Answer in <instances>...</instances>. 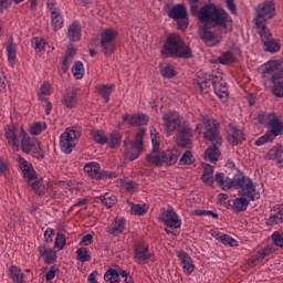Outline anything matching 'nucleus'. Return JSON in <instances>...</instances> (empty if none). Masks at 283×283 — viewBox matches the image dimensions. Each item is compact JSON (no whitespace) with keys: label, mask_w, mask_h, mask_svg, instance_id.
Segmentation results:
<instances>
[{"label":"nucleus","mask_w":283,"mask_h":283,"mask_svg":"<svg viewBox=\"0 0 283 283\" xmlns=\"http://www.w3.org/2000/svg\"><path fill=\"white\" fill-rule=\"evenodd\" d=\"M191 14L197 17L201 25L206 28H221L223 32L231 30V17L216 3H208L199 10L196 6L190 9Z\"/></svg>","instance_id":"1"},{"label":"nucleus","mask_w":283,"mask_h":283,"mask_svg":"<svg viewBox=\"0 0 283 283\" xmlns=\"http://www.w3.org/2000/svg\"><path fill=\"white\" fill-rule=\"evenodd\" d=\"M214 180L224 191L227 189H240L239 196L249 198V200H255V196H258L253 180L242 172H238L232 179L226 177L222 172H217Z\"/></svg>","instance_id":"2"},{"label":"nucleus","mask_w":283,"mask_h":283,"mask_svg":"<svg viewBox=\"0 0 283 283\" xmlns=\"http://www.w3.org/2000/svg\"><path fill=\"white\" fill-rule=\"evenodd\" d=\"M283 62L271 60L264 64L263 83L265 87L272 86L275 96L283 97Z\"/></svg>","instance_id":"3"},{"label":"nucleus","mask_w":283,"mask_h":283,"mask_svg":"<svg viewBox=\"0 0 283 283\" xmlns=\"http://www.w3.org/2000/svg\"><path fill=\"white\" fill-rule=\"evenodd\" d=\"M211 85L214 90V94H217L219 98H229V87L227 86L222 72L213 71L211 80H198L196 88L202 92V94H207Z\"/></svg>","instance_id":"4"},{"label":"nucleus","mask_w":283,"mask_h":283,"mask_svg":"<svg viewBox=\"0 0 283 283\" xmlns=\"http://www.w3.org/2000/svg\"><path fill=\"white\" fill-rule=\"evenodd\" d=\"M199 120L201 122V124L196 125V134L200 136V134H202V129L200 128L203 127V138L206 140L216 143V145H222V137L220 136V130L218 129V122L205 115H201Z\"/></svg>","instance_id":"5"},{"label":"nucleus","mask_w":283,"mask_h":283,"mask_svg":"<svg viewBox=\"0 0 283 283\" xmlns=\"http://www.w3.org/2000/svg\"><path fill=\"white\" fill-rule=\"evenodd\" d=\"M254 14L253 23L256 28V32L269 30V28H266V21L275 17V4L273 1L269 0L261 2L256 6Z\"/></svg>","instance_id":"6"},{"label":"nucleus","mask_w":283,"mask_h":283,"mask_svg":"<svg viewBox=\"0 0 283 283\" xmlns=\"http://www.w3.org/2000/svg\"><path fill=\"white\" fill-rule=\"evenodd\" d=\"M147 163L155 167H163V165L171 166L178 163V149L172 148L168 150H151L146 156Z\"/></svg>","instance_id":"7"},{"label":"nucleus","mask_w":283,"mask_h":283,"mask_svg":"<svg viewBox=\"0 0 283 283\" xmlns=\"http://www.w3.org/2000/svg\"><path fill=\"white\" fill-rule=\"evenodd\" d=\"M81 138V127L71 126L60 135V148L63 154H72Z\"/></svg>","instance_id":"8"},{"label":"nucleus","mask_w":283,"mask_h":283,"mask_svg":"<svg viewBox=\"0 0 283 283\" xmlns=\"http://www.w3.org/2000/svg\"><path fill=\"white\" fill-rule=\"evenodd\" d=\"M145 136V129H139L136 133V138L134 142L129 140V138L124 140V155L130 161H134L140 157L143 154V137Z\"/></svg>","instance_id":"9"},{"label":"nucleus","mask_w":283,"mask_h":283,"mask_svg":"<svg viewBox=\"0 0 283 283\" xmlns=\"http://www.w3.org/2000/svg\"><path fill=\"white\" fill-rule=\"evenodd\" d=\"M22 139L20 140V149L23 154H31L33 158H44L43 149L41 148V142L34 137H30L25 129H22Z\"/></svg>","instance_id":"10"},{"label":"nucleus","mask_w":283,"mask_h":283,"mask_svg":"<svg viewBox=\"0 0 283 283\" xmlns=\"http://www.w3.org/2000/svg\"><path fill=\"white\" fill-rule=\"evenodd\" d=\"M99 46L103 54L109 56L116 52V39H118V31L115 29H105L99 35Z\"/></svg>","instance_id":"11"},{"label":"nucleus","mask_w":283,"mask_h":283,"mask_svg":"<svg viewBox=\"0 0 283 283\" xmlns=\"http://www.w3.org/2000/svg\"><path fill=\"white\" fill-rule=\"evenodd\" d=\"M260 123L268 127V134L272 135L274 138L282 136L283 134V122L280 119V116L275 113L262 114Z\"/></svg>","instance_id":"12"},{"label":"nucleus","mask_w":283,"mask_h":283,"mask_svg":"<svg viewBox=\"0 0 283 283\" xmlns=\"http://www.w3.org/2000/svg\"><path fill=\"white\" fill-rule=\"evenodd\" d=\"M4 138L13 151H20L21 139L23 138V128L19 129L14 125H7L4 127Z\"/></svg>","instance_id":"13"},{"label":"nucleus","mask_w":283,"mask_h":283,"mask_svg":"<svg viewBox=\"0 0 283 283\" xmlns=\"http://www.w3.org/2000/svg\"><path fill=\"white\" fill-rule=\"evenodd\" d=\"M160 220L166 224L165 231L170 238H176L178 230V214L172 209L168 208L160 213Z\"/></svg>","instance_id":"14"},{"label":"nucleus","mask_w":283,"mask_h":283,"mask_svg":"<svg viewBox=\"0 0 283 283\" xmlns=\"http://www.w3.org/2000/svg\"><path fill=\"white\" fill-rule=\"evenodd\" d=\"M84 171L90 178H95V180H107L118 176L116 172L101 171V165L96 161L85 164Z\"/></svg>","instance_id":"15"},{"label":"nucleus","mask_w":283,"mask_h":283,"mask_svg":"<svg viewBox=\"0 0 283 283\" xmlns=\"http://www.w3.org/2000/svg\"><path fill=\"white\" fill-rule=\"evenodd\" d=\"M191 136H193V130L191 129L189 122L185 119H179V125H178L179 147H191Z\"/></svg>","instance_id":"16"},{"label":"nucleus","mask_w":283,"mask_h":283,"mask_svg":"<svg viewBox=\"0 0 283 283\" xmlns=\"http://www.w3.org/2000/svg\"><path fill=\"white\" fill-rule=\"evenodd\" d=\"M161 59H171L178 54V34L171 33L167 36L160 50Z\"/></svg>","instance_id":"17"},{"label":"nucleus","mask_w":283,"mask_h":283,"mask_svg":"<svg viewBox=\"0 0 283 283\" xmlns=\"http://www.w3.org/2000/svg\"><path fill=\"white\" fill-rule=\"evenodd\" d=\"M15 160L19 165L20 170L22 171L23 179L30 185L32 180H36V170H34V166L21 155L15 156Z\"/></svg>","instance_id":"18"},{"label":"nucleus","mask_w":283,"mask_h":283,"mask_svg":"<svg viewBox=\"0 0 283 283\" xmlns=\"http://www.w3.org/2000/svg\"><path fill=\"white\" fill-rule=\"evenodd\" d=\"M227 140L230 145H240L247 140V135H244V130L242 128L230 124L227 127Z\"/></svg>","instance_id":"19"},{"label":"nucleus","mask_w":283,"mask_h":283,"mask_svg":"<svg viewBox=\"0 0 283 283\" xmlns=\"http://www.w3.org/2000/svg\"><path fill=\"white\" fill-rule=\"evenodd\" d=\"M163 120L166 129V136H171L178 127V113L168 111L164 114Z\"/></svg>","instance_id":"20"},{"label":"nucleus","mask_w":283,"mask_h":283,"mask_svg":"<svg viewBox=\"0 0 283 283\" xmlns=\"http://www.w3.org/2000/svg\"><path fill=\"white\" fill-rule=\"evenodd\" d=\"M123 123H128L133 127H140L149 123V116L145 113H137L135 115L125 114L123 116Z\"/></svg>","instance_id":"21"},{"label":"nucleus","mask_w":283,"mask_h":283,"mask_svg":"<svg viewBox=\"0 0 283 283\" xmlns=\"http://www.w3.org/2000/svg\"><path fill=\"white\" fill-rule=\"evenodd\" d=\"M134 260L137 264H147L150 260H154V253L149 252L147 245H137Z\"/></svg>","instance_id":"22"},{"label":"nucleus","mask_w":283,"mask_h":283,"mask_svg":"<svg viewBox=\"0 0 283 283\" xmlns=\"http://www.w3.org/2000/svg\"><path fill=\"white\" fill-rule=\"evenodd\" d=\"M260 35L262 43L264 44V48L266 52H279L280 44L277 42L273 41V38L271 36V31L269 29L263 31H256Z\"/></svg>","instance_id":"23"},{"label":"nucleus","mask_w":283,"mask_h":283,"mask_svg":"<svg viewBox=\"0 0 283 283\" xmlns=\"http://www.w3.org/2000/svg\"><path fill=\"white\" fill-rule=\"evenodd\" d=\"M282 223H283V205L279 203L271 209L270 217L266 220V224L268 227H275V224H282Z\"/></svg>","instance_id":"24"},{"label":"nucleus","mask_w":283,"mask_h":283,"mask_svg":"<svg viewBox=\"0 0 283 283\" xmlns=\"http://www.w3.org/2000/svg\"><path fill=\"white\" fill-rule=\"evenodd\" d=\"M38 253L42 258L44 264H54V262H56V251L48 247V244H40L38 247Z\"/></svg>","instance_id":"25"},{"label":"nucleus","mask_w":283,"mask_h":283,"mask_svg":"<svg viewBox=\"0 0 283 283\" xmlns=\"http://www.w3.org/2000/svg\"><path fill=\"white\" fill-rule=\"evenodd\" d=\"M126 220L120 217H116L112 223L107 227V233L111 235H120L125 231Z\"/></svg>","instance_id":"26"},{"label":"nucleus","mask_w":283,"mask_h":283,"mask_svg":"<svg viewBox=\"0 0 283 283\" xmlns=\"http://www.w3.org/2000/svg\"><path fill=\"white\" fill-rule=\"evenodd\" d=\"M66 36L69 41H71V43H76L81 41L82 29L78 21H74L69 25Z\"/></svg>","instance_id":"27"},{"label":"nucleus","mask_w":283,"mask_h":283,"mask_svg":"<svg viewBox=\"0 0 283 283\" xmlns=\"http://www.w3.org/2000/svg\"><path fill=\"white\" fill-rule=\"evenodd\" d=\"M179 258L181 260V269L185 275H191L192 271L196 270V265H193V260L186 252H180Z\"/></svg>","instance_id":"28"},{"label":"nucleus","mask_w":283,"mask_h":283,"mask_svg":"<svg viewBox=\"0 0 283 283\" xmlns=\"http://www.w3.org/2000/svg\"><path fill=\"white\" fill-rule=\"evenodd\" d=\"M17 43H14V40L10 38L7 42V59L11 67L17 65Z\"/></svg>","instance_id":"29"},{"label":"nucleus","mask_w":283,"mask_h":283,"mask_svg":"<svg viewBox=\"0 0 283 283\" xmlns=\"http://www.w3.org/2000/svg\"><path fill=\"white\" fill-rule=\"evenodd\" d=\"M178 28L182 31L189 28V18L187 17V9L182 4H178Z\"/></svg>","instance_id":"30"},{"label":"nucleus","mask_w":283,"mask_h":283,"mask_svg":"<svg viewBox=\"0 0 283 283\" xmlns=\"http://www.w3.org/2000/svg\"><path fill=\"white\" fill-rule=\"evenodd\" d=\"M282 154H283L282 145H276L268 151L264 158L265 160H276L279 165H282L283 163Z\"/></svg>","instance_id":"31"},{"label":"nucleus","mask_w":283,"mask_h":283,"mask_svg":"<svg viewBox=\"0 0 283 283\" xmlns=\"http://www.w3.org/2000/svg\"><path fill=\"white\" fill-rule=\"evenodd\" d=\"M251 199L249 197L241 196L232 200V209L240 213L241 211H247V207H249V202Z\"/></svg>","instance_id":"32"},{"label":"nucleus","mask_w":283,"mask_h":283,"mask_svg":"<svg viewBox=\"0 0 283 283\" xmlns=\"http://www.w3.org/2000/svg\"><path fill=\"white\" fill-rule=\"evenodd\" d=\"M51 25L54 30V32H59V30H62L64 25L63 14L61 11H53L51 12Z\"/></svg>","instance_id":"33"},{"label":"nucleus","mask_w":283,"mask_h":283,"mask_svg":"<svg viewBox=\"0 0 283 283\" xmlns=\"http://www.w3.org/2000/svg\"><path fill=\"white\" fill-rule=\"evenodd\" d=\"M56 182L57 181H52V180L45 181L44 193L46 192L49 198L56 199L63 196V193L56 191L59 189V186L56 185Z\"/></svg>","instance_id":"34"},{"label":"nucleus","mask_w":283,"mask_h":283,"mask_svg":"<svg viewBox=\"0 0 283 283\" xmlns=\"http://www.w3.org/2000/svg\"><path fill=\"white\" fill-rule=\"evenodd\" d=\"M120 143H123V135L118 133V130H114L108 135L106 144L111 149L118 148L120 146Z\"/></svg>","instance_id":"35"},{"label":"nucleus","mask_w":283,"mask_h":283,"mask_svg":"<svg viewBox=\"0 0 283 283\" xmlns=\"http://www.w3.org/2000/svg\"><path fill=\"white\" fill-rule=\"evenodd\" d=\"M98 200H101L102 205L106 207V209H112L116 202H118V199L116 198V195L112 192H106L104 195H101L98 197Z\"/></svg>","instance_id":"36"},{"label":"nucleus","mask_w":283,"mask_h":283,"mask_svg":"<svg viewBox=\"0 0 283 283\" xmlns=\"http://www.w3.org/2000/svg\"><path fill=\"white\" fill-rule=\"evenodd\" d=\"M218 158H220V150H218V146L213 144L206 149L205 159L209 163H218Z\"/></svg>","instance_id":"37"},{"label":"nucleus","mask_w":283,"mask_h":283,"mask_svg":"<svg viewBox=\"0 0 283 283\" xmlns=\"http://www.w3.org/2000/svg\"><path fill=\"white\" fill-rule=\"evenodd\" d=\"M193 52L189 45L185 44L181 40H178V57L179 59H191Z\"/></svg>","instance_id":"38"},{"label":"nucleus","mask_w":283,"mask_h":283,"mask_svg":"<svg viewBox=\"0 0 283 283\" xmlns=\"http://www.w3.org/2000/svg\"><path fill=\"white\" fill-rule=\"evenodd\" d=\"M9 273L13 283H25L23 272H21V269H19L17 265H10Z\"/></svg>","instance_id":"39"},{"label":"nucleus","mask_w":283,"mask_h":283,"mask_svg":"<svg viewBox=\"0 0 283 283\" xmlns=\"http://www.w3.org/2000/svg\"><path fill=\"white\" fill-rule=\"evenodd\" d=\"M202 41H205L206 45L209 48H213V45H218L220 43V40L213 34V32L209 30H203V33L201 35Z\"/></svg>","instance_id":"40"},{"label":"nucleus","mask_w":283,"mask_h":283,"mask_svg":"<svg viewBox=\"0 0 283 283\" xmlns=\"http://www.w3.org/2000/svg\"><path fill=\"white\" fill-rule=\"evenodd\" d=\"M91 138H93L97 145H107V135H105V130H91Z\"/></svg>","instance_id":"41"},{"label":"nucleus","mask_w":283,"mask_h":283,"mask_svg":"<svg viewBox=\"0 0 283 283\" xmlns=\"http://www.w3.org/2000/svg\"><path fill=\"white\" fill-rule=\"evenodd\" d=\"M71 72L74 76V78H76L77 81H81V78H83V76H85V66L83 65V62L81 61H75V63L73 64Z\"/></svg>","instance_id":"42"},{"label":"nucleus","mask_w":283,"mask_h":283,"mask_svg":"<svg viewBox=\"0 0 283 283\" xmlns=\"http://www.w3.org/2000/svg\"><path fill=\"white\" fill-rule=\"evenodd\" d=\"M50 94H52V85L50 84V82L44 81L40 86L38 98L39 101H48V97L45 96H50Z\"/></svg>","instance_id":"43"},{"label":"nucleus","mask_w":283,"mask_h":283,"mask_svg":"<svg viewBox=\"0 0 283 283\" xmlns=\"http://www.w3.org/2000/svg\"><path fill=\"white\" fill-rule=\"evenodd\" d=\"M160 67V74L164 76V78H174L176 76V69L169 63H161L159 65Z\"/></svg>","instance_id":"44"},{"label":"nucleus","mask_w":283,"mask_h":283,"mask_svg":"<svg viewBox=\"0 0 283 283\" xmlns=\"http://www.w3.org/2000/svg\"><path fill=\"white\" fill-rule=\"evenodd\" d=\"M76 260L77 262H90L92 260V254L90 253V250L85 247H81L76 250Z\"/></svg>","instance_id":"45"},{"label":"nucleus","mask_w":283,"mask_h":283,"mask_svg":"<svg viewBox=\"0 0 283 283\" xmlns=\"http://www.w3.org/2000/svg\"><path fill=\"white\" fill-rule=\"evenodd\" d=\"M115 87L114 84L111 85H98L96 87L98 94H101L105 101V103H109V96H112V88Z\"/></svg>","instance_id":"46"},{"label":"nucleus","mask_w":283,"mask_h":283,"mask_svg":"<svg viewBox=\"0 0 283 283\" xmlns=\"http://www.w3.org/2000/svg\"><path fill=\"white\" fill-rule=\"evenodd\" d=\"M150 139L153 151H160V133L156 128H150Z\"/></svg>","instance_id":"47"},{"label":"nucleus","mask_w":283,"mask_h":283,"mask_svg":"<svg viewBox=\"0 0 283 283\" xmlns=\"http://www.w3.org/2000/svg\"><path fill=\"white\" fill-rule=\"evenodd\" d=\"M65 244H67V237H65L64 233L59 232L56 234L53 249L55 251H63V249H65Z\"/></svg>","instance_id":"48"},{"label":"nucleus","mask_w":283,"mask_h":283,"mask_svg":"<svg viewBox=\"0 0 283 283\" xmlns=\"http://www.w3.org/2000/svg\"><path fill=\"white\" fill-rule=\"evenodd\" d=\"M45 129H48L45 122H38L30 126L29 132L32 136H39V134L45 132Z\"/></svg>","instance_id":"49"},{"label":"nucleus","mask_w":283,"mask_h":283,"mask_svg":"<svg viewBox=\"0 0 283 283\" xmlns=\"http://www.w3.org/2000/svg\"><path fill=\"white\" fill-rule=\"evenodd\" d=\"M104 280L105 282H108V283H120L118 271L114 269H109L105 272Z\"/></svg>","instance_id":"50"},{"label":"nucleus","mask_w":283,"mask_h":283,"mask_svg":"<svg viewBox=\"0 0 283 283\" xmlns=\"http://www.w3.org/2000/svg\"><path fill=\"white\" fill-rule=\"evenodd\" d=\"M63 103H64L65 107H69L70 109H72V107H75V105H76V92H74V91L67 92L64 95Z\"/></svg>","instance_id":"51"},{"label":"nucleus","mask_w":283,"mask_h":283,"mask_svg":"<svg viewBox=\"0 0 283 283\" xmlns=\"http://www.w3.org/2000/svg\"><path fill=\"white\" fill-rule=\"evenodd\" d=\"M30 186L38 196H45V182L43 184V179L31 182Z\"/></svg>","instance_id":"52"},{"label":"nucleus","mask_w":283,"mask_h":283,"mask_svg":"<svg viewBox=\"0 0 283 283\" xmlns=\"http://www.w3.org/2000/svg\"><path fill=\"white\" fill-rule=\"evenodd\" d=\"M164 11L169 17V19H174V21H178V4H165Z\"/></svg>","instance_id":"53"},{"label":"nucleus","mask_w":283,"mask_h":283,"mask_svg":"<svg viewBox=\"0 0 283 283\" xmlns=\"http://www.w3.org/2000/svg\"><path fill=\"white\" fill-rule=\"evenodd\" d=\"M147 205L136 203L132 206L130 213L133 216H145V213H147Z\"/></svg>","instance_id":"54"},{"label":"nucleus","mask_w":283,"mask_h":283,"mask_svg":"<svg viewBox=\"0 0 283 283\" xmlns=\"http://www.w3.org/2000/svg\"><path fill=\"white\" fill-rule=\"evenodd\" d=\"M193 153L191 150H186L179 159V165H193Z\"/></svg>","instance_id":"55"},{"label":"nucleus","mask_w":283,"mask_h":283,"mask_svg":"<svg viewBox=\"0 0 283 283\" xmlns=\"http://www.w3.org/2000/svg\"><path fill=\"white\" fill-rule=\"evenodd\" d=\"M272 140H275V137L266 132L263 136L259 137L254 144L256 145V147H262V145H266V143H272Z\"/></svg>","instance_id":"56"},{"label":"nucleus","mask_w":283,"mask_h":283,"mask_svg":"<svg viewBox=\"0 0 283 283\" xmlns=\"http://www.w3.org/2000/svg\"><path fill=\"white\" fill-rule=\"evenodd\" d=\"M31 45L36 50V52H41V50H45V40L42 38H33Z\"/></svg>","instance_id":"57"},{"label":"nucleus","mask_w":283,"mask_h":283,"mask_svg":"<svg viewBox=\"0 0 283 283\" xmlns=\"http://www.w3.org/2000/svg\"><path fill=\"white\" fill-rule=\"evenodd\" d=\"M122 187H123V189L128 191V193H134V192H136V189H138V185H136V182H134L132 180L122 181Z\"/></svg>","instance_id":"58"},{"label":"nucleus","mask_w":283,"mask_h":283,"mask_svg":"<svg viewBox=\"0 0 283 283\" xmlns=\"http://www.w3.org/2000/svg\"><path fill=\"white\" fill-rule=\"evenodd\" d=\"M272 240L275 244V247H280L281 249H283V231H275L272 233Z\"/></svg>","instance_id":"59"},{"label":"nucleus","mask_w":283,"mask_h":283,"mask_svg":"<svg viewBox=\"0 0 283 283\" xmlns=\"http://www.w3.org/2000/svg\"><path fill=\"white\" fill-rule=\"evenodd\" d=\"M271 253H273V248L266 247L255 254V260H264Z\"/></svg>","instance_id":"60"},{"label":"nucleus","mask_w":283,"mask_h":283,"mask_svg":"<svg viewBox=\"0 0 283 283\" xmlns=\"http://www.w3.org/2000/svg\"><path fill=\"white\" fill-rule=\"evenodd\" d=\"M221 244H224L226 247H238V241L229 234H223Z\"/></svg>","instance_id":"61"},{"label":"nucleus","mask_w":283,"mask_h":283,"mask_svg":"<svg viewBox=\"0 0 283 283\" xmlns=\"http://www.w3.org/2000/svg\"><path fill=\"white\" fill-rule=\"evenodd\" d=\"M235 56H233L232 52H226L220 56V63H223V65H227L234 61Z\"/></svg>","instance_id":"62"},{"label":"nucleus","mask_w":283,"mask_h":283,"mask_svg":"<svg viewBox=\"0 0 283 283\" xmlns=\"http://www.w3.org/2000/svg\"><path fill=\"white\" fill-rule=\"evenodd\" d=\"M57 189H63V191H72L74 186H72V181H57L56 182Z\"/></svg>","instance_id":"63"},{"label":"nucleus","mask_w":283,"mask_h":283,"mask_svg":"<svg viewBox=\"0 0 283 283\" xmlns=\"http://www.w3.org/2000/svg\"><path fill=\"white\" fill-rule=\"evenodd\" d=\"M92 242H94V237L92 234H85L84 237H82L81 241H80V247H90V244H92Z\"/></svg>","instance_id":"64"}]
</instances>
